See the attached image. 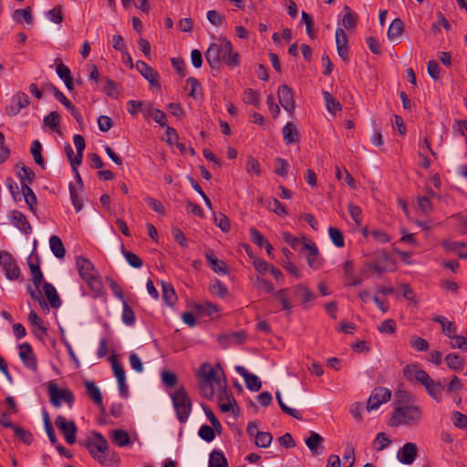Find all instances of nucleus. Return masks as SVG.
I'll list each match as a JSON object with an SVG mask.
<instances>
[{
    "label": "nucleus",
    "mask_w": 467,
    "mask_h": 467,
    "mask_svg": "<svg viewBox=\"0 0 467 467\" xmlns=\"http://www.w3.org/2000/svg\"><path fill=\"white\" fill-rule=\"evenodd\" d=\"M205 59L212 68H218L222 62L234 67L239 65V54L233 52L232 43L224 36H219L217 42L211 43L204 54Z\"/></svg>",
    "instance_id": "obj_1"
},
{
    "label": "nucleus",
    "mask_w": 467,
    "mask_h": 467,
    "mask_svg": "<svg viewBox=\"0 0 467 467\" xmlns=\"http://www.w3.org/2000/svg\"><path fill=\"white\" fill-rule=\"evenodd\" d=\"M226 383L224 373L220 365L217 368L208 363L201 366L199 372V388L203 398L211 400L214 396V384L217 389Z\"/></svg>",
    "instance_id": "obj_2"
},
{
    "label": "nucleus",
    "mask_w": 467,
    "mask_h": 467,
    "mask_svg": "<svg viewBox=\"0 0 467 467\" xmlns=\"http://www.w3.org/2000/svg\"><path fill=\"white\" fill-rule=\"evenodd\" d=\"M76 264L80 276L88 284L94 296H99L103 292V284L94 265L83 256L77 257Z\"/></svg>",
    "instance_id": "obj_3"
},
{
    "label": "nucleus",
    "mask_w": 467,
    "mask_h": 467,
    "mask_svg": "<svg viewBox=\"0 0 467 467\" xmlns=\"http://www.w3.org/2000/svg\"><path fill=\"white\" fill-rule=\"evenodd\" d=\"M421 410L417 406L408 405L398 407L394 410L392 417L389 419V425L397 427L400 425H415L420 422Z\"/></svg>",
    "instance_id": "obj_4"
},
{
    "label": "nucleus",
    "mask_w": 467,
    "mask_h": 467,
    "mask_svg": "<svg viewBox=\"0 0 467 467\" xmlns=\"http://www.w3.org/2000/svg\"><path fill=\"white\" fill-rule=\"evenodd\" d=\"M172 404L181 423H185L192 411V401L185 388L180 387L171 394Z\"/></svg>",
    "instance_id": "obj_5"
},
{
    "label": "nucleus",
    "mask_w": 467,
    "mask_h": 467,
    "mask_svg": "<svg viewBox=\"0 0 467 467\" xmlns=\"http://www.w3.org/2000/svg\"><path fill=\"white\" fill-rule=\"evenodd\" d=\"M81 444L88 450L89 453L99 463L104 464L106 462L103 453L109 450V443L102 434L95 431L93 432V439H88Z\"/></svg>",
    "instance_id": "obj_6"
},
{
    "label": "nucleus",
    "mask_w": 467,
    "mask_h": 467,
    "mask_svg": "<svg viewBox=\"0 0 467 467\" xmlns=\"http://www.w3.org/2000/svg\"><path fill=\"white\" fill-rule=\"evenodd\" d=\"M48 395L50 402L57 408L61 406L62 401H65L71 407L74 401L72 391L67 389H59L58 386L52 381L48 383Z\"/></svg>",
    "instance_id": "obj_7"
},
{
    "label": "nucleus",
    "mask_w": 467,
    "mask_h": 467,
    "mask_svg": "<svg viewBox=\"0 0 467 467\" xmlns=\"http://www.w3.org/2000/svg\"><path fill=\"white\" fill-rule=\"evenodd\" d=\"M0 265L5 271V277L9 280H18L21 272L16 259L6 251H0Z\"/></svg>",
    "instance_id": "obj_8"
},
{
    "label": "nucleus",
    "mask_w": 467,
    "mask_h": 467,
    "mask_svg": "<svg viewBox=\"0 0 467 467\" xmlns=\"http://www.w3.org/2000/svg\"><path fill=\"white\" fill-rule=\"evenodd\" d=\"M55 423L60 430L61 433L64 435L65 440L68 444H73L76 442V434L78 429L73 420H67L64 416L58 415L56 418Z\"/></svg>",
    "instance_id": "obj_9"
},
{
    "label": "nucleus",
    "mask_w": 467,
    "mask_h": 467,
    "mask_svg": "<svg viewBox=\"0 0 467 467\" xmlns=\"http://www.w3.org/2000/svg\"><path fill=\"white\" fill-rule=\"evenodd\" d=\"M30 104V99L27 94L18 91L11 99L10 104L5 107L7 116H16L21 109H26Z\"/></svg>",
    "instance_id": "obj_10"
},
{
    "label": "nucleus",
    "mask_w": 467,
    "mask_h": 467,
    "mask_svg": "<svg viewBox=\"0 0 467 467\" xmlns=\"http://www.w3.org/2000/svg\"><path fill=\"white\" fill-rule=\"evenodd\" d=\"M391 398V391L387 388H376L373 389L367 403L368 411L377 410L382 403L389 401Z\"/></svg>",
    "instance_id": "obj_11"
},
{
    "label": "nucleus",
    "mask_w": 467,
    "mask_h": 467,
    "mask_svg": "<svg viewBox=\"0 0 467 467\" xmlns=\"http://www.w3.org/2000/svg\"><path fill=\"white\" fill-rule=\"evenodd\" d=\"M403 375L408 380L415 379L423 386H426L431 380L429 374L423 369H419L415 364L407 365L403 369Z\"/></svg>",
    "instance_id": "obj_12"
},
{
    "label": "nucleus",
    "mask_w": 467,
    "mask_h": 467,
    "mask_svg": "<svg viewBox=\"0 0 467 467\" xmlns=\"http://www.w3.org/2000/svg\"><path fill=\"white\" fill-rule=\"evenodd\" d=\"M379 263L368 264V269L376 271L379 275L387 271H393L395 269L394 260L386 253L380 252L377 254Z\"/></svg>",
    "instance_id": "obj_13"
},
{
    "label": "nucleus",
    "mask_w": 467,
    "mask_h": 467,
    "mask_svg": "<svg viewBox=\"0 0 467 467\" xmlns=\"http://www.w3.org/2000/svg\"><path fill=\"white\" fill-rule=\"evenodd\" d=\"M19 358L23 364L33 371L37 370L36 358L29 343H23L19 346Z\"/></svg>",
    "instance_id": "obj_14"
},
{
    "label": "nucleus",
    "mask_w": 467,
    "mask_h": 467,
    "mask_svg": "<svg viewBox=\"0 0 467 467\" xmlns=\"http://www.w3.org/2000/svg\"><path fill=\"white\" fill-rule=\"evenodd\" d=\"M301 250H307L308 254L306 256V261L308 265L311 268L317 269L320 266V263L318 261L319 251L316 244L312 241H308L306 237L303 236V244Z\"/></svg>",
    "instance_id": "obj_15"
},
{
    "label": "nucleus",
    "mask_w": 467,
    "mask_h": 467,
    "mask_svg": "<svg viewBox=\"0 0 467 467\" xmlns=\"http://www.w3.org/2000/svg\"><path fill=\"white\" fill-rule=\"evenodd\" d=\"M418 455V448L415 443L407 442L398 451L397 457L403 464H412Z\"/></svg>",
    "instance_id": "obj_16"
},
{
    "label": "nucleus",
    "mask_w": 467,
    "mask_h": 467,
    "mask_svg": "<svg viewBox=\"0 0 467 467\" xmlns=\"http://www.w3.org/2000/svg\"><path fill=\"white\" fill-rule=\"evenodd\" d=\"M348 37L345 30L337 28L336 30V45L338 56L345 61L348 62Z\"/></svg>",
    "instance_id": "obj_17"
},
{
    "label": "nucleus",
    "mask_w": 467,
    "mask_h": 467,
    "mask_svg": "<svg viewBox=\"0 0 467 467\" xmlns=\"http://www.w3.org/2000/svg\"><path fill=\"white\" fill-rule=\"evenodd\" d=\"M278 99L281 106L288 112L295 109V100L292 89L287 85H282L278 89Z\"/></svg>",
    "instance_id": "obj_18"
},
{
    "label": "nucleus",
    "mask_w": 467,
    "mask_h": 467,
    "mask_svg": "<svg viewBox=\"0 0 467 467\" xmlns=\"http://www.w3.org/2000/svg\"><path fill=\"white\" fill-rule=\"evenodd\" d=\"M136 68L152 86L159 85L158 72L150 67L147 63L141 60H138L136 62Z\"/></svg>",
    "instance_id": "obj_19"
},
{
    "label": "nucleus",
    "mask_w": 467,
    "mask_h": 467,
    "mask_svg": "<svg viewBox=\"0 0 467 467\" xmlns=\"http://www.w3.org/2000/svg\"><path fill=\"white\" fill-rule=\"evenodd\" d=\"M235 370L240 376H242L244 379L248 389L252 391H258L261 389L262 383L257 376L249 373L242 366H236Z\"/></svg>",
    "instance_id": "obj_20"
},
{
    "label": "nucleus",
    "mask_w": 467,
    "mask_h": 467,
    "mask_svg": "<svg viewBox=\"0 0 467 467\" xmlns=\"http://www.w3.org/2000/svg\"><path fill=\"white\" fill-rule=\"evenodd\" d=\"M323 437L315 431H310L309 437L306 440V444L313 456L320 455L324 451L322 444Z\"/></svg>",
    "instance_id": "obj_21"
},
{
    "label": "nucleus",
    "mask_w": 467,
    "mask_h": 467,
    "mask_svg": "<svg viewBox=\"0 0 467 467\" xmlns=\"http://www.w3.org/2000/svg\"><path fill=\"white\" fill-rule=\"evenodd\" d=\"M11 223L25 234H29L32 232V227L26 217L19 211L12 212Z\"/></svg>",
    "instance_id": "obj_22"
},
{
    "label": "nucleus",
    "mask_w": 467,
    "mask_h": 467,
    "mask_svg": "<svg viewBox=\"0 0 467 467\" xmlns=\"http://www.w3.org/2000/svg\"><path fill=\"white\" fill-rule=\"evenodd\" d=\"M343 269L347 285L358 286L362 284V278L354 275V264L352 261H346L343 264Z\"/></svg>",
    "instance_id": "obj_23"
},
{
    "label": "nucleus",
    "mask_w": 467,
    "mask_h": 467,
    "mask_svg": "<svg viewBox=\"0 0 467 467\" xmlns=\"http://www.w3.org/2000/svg\"><path fill=\"white\" fill-rule=\"evenodd\" d=\"M205 257L211 268L217 274L226 275L229 273V268L223 261L219 260L212 250L205 252Z\"/></svg>",
    "instance_id": "obj_24"
},
{
    "label": "nucleus",
    "mask_w": 467,
    "mask_h": 467,
    "mask_svg": "<svg viewBox=\"0 0 467 467\" xmlns=\"http://www.w3.org/2000/svg\"><path fill=\"white\" fill-rule=\"evenodd\" d=\"M43 290L50 306L53 308H58L62 302L54 285L50 283H45L43 285Z\"/></svg>",
    "instance_id": "obj_25"
},
{
    "label": "nucleus",
    "mask_w": 467,
    "mask_h": 467,
    "mask_svg": "<svg viewBox=\"0 0 467 467\" xmlns=\"http://www.w3.org/2000/svg\"><path fill=\"white\" fill-rule=\"evenodd\" d=\"M283 137L285 144L289 145L299 140V132L292 122H287L283 128Z\"/></svg>",
    "instance_id": "obj_26"
},
{
    "label": "nucleus",
    "mask_w": 467,
    "mask_h": 467,
    "mask_svg": "<svg viewBox=\"0 0 467 467\" xmlns=\"http://www.w3.org/2000/svg\"><path fill=\"white\" fill-rule=\"evenodd\" d=\"M161 288L163 300L168 306H172L178 299L175 289L171 283L164 281L161 282Z\"/></svg>",
    "instance_id": "obj_27"
},
{
    "label": "nucleus",
    "mask_w": 467,
    "mask_h": 467,
    "mask_svg": "<svg viewBox=\"0 0 467 467\" xmlns=\"http://www.w3.org/2000/svg\"><path fill=\"white\" fill-rule=\"evenodd\" d=\"M428 394L436 401H441L442 398V390L444 389V385H442L440 381H435L431 379L430 383L424 386Z\"/></svg>",
    "instance_id": "obj_28"
},
{
    "label": "nucleus",
    "mask_w": 467,
    "mask_h": 467,
    "mask_svg": "<svg viewBox=\"0 0 467 467\" xmlns=\"http://www.w3.org/2000/svg\"><path fill=\"white\" fill-rule=\"evenodd\" d=\"M448 368L452 371H459L463 368L464 358L456 353H450L444 358Z\"/></svg>",
    "instance_id": "obj_29"
},
{
    "label": "nucleus",
    "mask_w": 467,
    "mask_h": 467,
    "mask_svg": "<svg viewBox=\"0 0 467 467\" xmlns=\"http://www.w3.org/2000/svg\"><path fill=\"white\" fill-rule=\"evenodd\" d=\"M110 439L119 447H125L130 442L129 433L123 430L111 431Z\"/></svg>",
    "instance_id": "obj_30"
},
{
    "label": "nucleus",
    "mask_w": 467,
    "mask_h": 467,
    "mask_svg": "<svg viewBox=\"0 0 467 467\" xmlns=\"http://www.w3.org/2000/svg\"><path fill=\"white\" fill-rule=\"evenodd\" d=\"M296 296L301 300L302 304L313 301L315 295L313 292L305 285L299 284L294 287Z\"/></svg>",
    "instance_id": "obj_31"
},
{
    "label": "nucleus",
    "mask_w": 467,
    "mask_h": 467,
    "mask_svg": "<svg viewBox=\"0 0 467 467\" xmlns=\"http://www.w3.org/2000/svg\"><path fill=\"white\" fill-rule=\"evenodd\" d=\"M404 31V23L400 18H395L389 26L387 35L389 39L392 40L402 35Z\"/></svg>",
    "instance_id": "obj_32"
},
{
    "label": "nucleus",
    "mask_w": 467,
    "mask_h": 467,
    "mask_svg": "<svg viewBox=\"0 0 467 467\" xmlns=\"http://www.w3.org/2000/svg\"><path fill=\"white\" fill-rule=\"evenodd\" d=\"M344 11L346 13L342 19L343 26L346 29L351 30L356 27L358 16L348 5H345Z\"/></svg>",
    "instance_id": "obj_33"
},
{
    "label": "nucleus",
    "mask_w": 467,
    "mask_h": 467,
    "mask_svg": "<svg viewBox=\"0 0 467 467\" xmlns=\"http://www.w3.org/2000/svg\"><path fill=\"white\" fill-rule=\"evenodd\" d=\"M49 244L52 253L57 258H63L66 254V250L61 239L57 235H52L49 239Z\"/></svg>",
    "instance_id": "obj_34"
},
{
    "label": "nucleus",
    "mask_w": 467,
    "mask_h": 467,
    "mask_svg": "<svg viewBox=\"0 0 467 467\" xmlns=\"http://www.w3.org/2000/svg\"><path fill=\"white\" fill-rule=\"evenodd\" d=\"M275 298L281 303L283 309L289 315L292 313L293 305L289 299L287 289H280L275 294Z\"/></svg>",
    "instance_id": "obj_35"
},
{
    "label": "nucleus",
    "mask_w": 467,
    "mask_h": 467,
    "mask_svg": "<svg viewBox=\"0 0 467 467\" xmlns=\"http://www.w3.org/2000/svg\"><path fill=\"white\" fill-rule=\"evenodd\" d=\"M209 467H228V462L223 453L219 451H213L210 454Z\"/></svg>",
    "instance_id": "obj_36"
},
{
    "label": "nucleus",
    "mask_w": 467,
    "mask_h": 467,
    "mask_svg": "<svg viewBox=\"0 0 467 467\" xmlns=\"http://www.w3.org/2000/svg\"><path fill=\"white\" fill-rule=\"evenodd\" d=\"M87 393L89 398L98 405L102 404V394L99 389L92 381H86L85 383Z\"/></svg>",
    "instance_id": "obj_37"
},
{
    "label": "nucleus",
    "mask_w": 467,
    "mask_h": 467,
    "mask_svg": "<svg viewBox=\"0 0 467 467\" xmlns=\"http://www.w3.org/2000/svg\"><path fill=\"white\" fill-rule=\"evenodd\" d=\"M75 147L77 149V155L74 158L75 164H81L83 158V151L86 147L85 140L83 136L77 134L73 138Z\"/></svg>",
    "instance_id": "obj_38"
},
{
    "label": "nucleus",
    "mask_w": 467,
    "mask_h": 467,
    "mask_svg": "<svg viewBox=\"0 0 467 467\" xmlns=\"http://www.w3.org/2000/svg\"><path fill=\"white\" fill-rule=\"evenodd\" d=\"M433 320L441 325L442 331L447 337H452V334L456 333V326L453 322L449 321L444 317L436 316Z\"/></svg>",
    "instance_id": "obj_39"
},
{
    "label": "nucleus",
    "mask_w": 467,
    "mask_h": 467,
    "mask_svg": "<svg viewBox=\"0 0 467 467\" xmlns=\"http://www.w3.org/2000/svg\"><path fill=\"white\" fill-rule=\"evenodd\" d=\"M42 146L38 140H34L31 145V154L34 158L35 162L39 165L42 169H45V162L41 155Z\"/></svg>",
    "instance_id": "obj_40"
},
{
    "label": "nucleus",
    "mask_w": 467,
    "mask_h": 467,
    "mask_svg": "<svg viewBox=\"0 0 467 467\" xmlns=\"http://www.w3.org/2000/svg\"><path fill=\"white\" fill-rule=\"evenodd\" d=\"M323 97L326 102L327 109L330 113H335L336 111L341 110V104L337 100H336L329 92L323 91Z\"/></svg>",
    "instance_id": "obj_41"
},
{
    "label": "nucleus",
    "mask_w": 467,
    "mask_h": 467,
    "mask_svg": "<svg viewBox=\"0 0 467 467\" xmlns=\"http://www.w3.org/2000/svg\"><path fill=\"white\" fill-rule=\"evenodd\" d=\"M275 397L282 411L296 420H302L301 413L295 409H292L285 404L281 398L280 391H276Z\"/></svg>",
    "instance_id": "obj_42"
},
{
    "label": "nucleus",
    "mask_w": 467,
    "mask_h": 467,
    "mask_svg": "<svg viewBox=\"0 0 467 467\" xmlns=\"http://www.w3.org/2000/svg\"><path fill=\"white\" fill-rule=\"evenodd\" d=\"M16 174L20 180L21 186L23 185V182L30 184L35 178L34 171L29 167L25 165H22L20 171H18Z\"/></svg>",
    "instance_id": "obj_43"
},
{
    "label": "nucleus",
    "mask_w": 467,
    "mask_h": 467,
    "mask_svg": "<svg viewBox=\"0 0 467 467\" xmlns=\"http://www.w3.org/2000/svg\"><path fill=\"white\" fill-rule=\"evenodd\" d=\"M28 266L33 277V283L35 286H40L42 281L44 280V276L42 271L39 267L38 263L34 264L30 260L28 261Z\"/></svg>",
    "instance_id": "obj_44"
},
{
    "label": "nucleus",
    "mask_w": 467,
    "mask_h": 467,
    "mask_svg": "<svg viewBox=\"0 0 467 467\" xmlns=\"http://www.w3.org/2000/svg\"><path fill=\"white\" fill-rule=\"evenodd\" d=\"M273 441V436L267 431H257L255 434V444L261 448H267Z\"/></svg>",
    "instance_id": "obj_45"
},
{
    "label": "nucleus",
    "mask_w": 467,
    "mask_h": 467,
    "mask_svg": "<svg viewBox=\"0 0 467 467\" xmlns=\"http://www.w3.org/2000/svg\"><path fill=\"white\" fill-rule=\"evenodd\" d=\"M46 89L53 92L55 98L62 103L66 108H70V100L52 83L46 85Z\"/></svg>",
    "instance_id": "obj_46"
},
{
    "label": "nucleus",
    "mask_w": 467,
    "mask_h": 467,
    "mask_svg": "<svg viewBox=\"0 0 467 467\" xmlns=\"http://www.w3.org/2000/svg\"><path fill=\"white\" fill-rule=\"evenodd\" d=\"M44 124L48 126L52 130H59V114L57 111L50 112L44 118Z\"/></svg>",
    "instance_id": "obj_47"
},
{
    "label": "nucleus",
    "mask_w": 467,
    "mask_h": 467,
    "mask_svg": "<svg viewBox=\"0 0 467 467\" xmlns=\"http://www.w3.org/2000/svg\"><path fill=\"white\" fill-rule=\"evenodd\" d=\"M213 221L223 232H228L231 228L230 220L223 213H213Z\"/></svg>",
    "instance_id": "obj_48"
},
{
    "label": "nucleus",
    "mask_w": 467,
    "mask_h": 467,
    "mask_svg": "<svg viewBox=\"0 0 467 467\" xmlns=\"http://www.w3.org/2000/svg\"><path fill=\"white\" fill-rule=\"evenodd\" d=\"M135 313L130 306L123 302L122 320L127 326H132L135 323Z\"/></svg>",
    "instance_id": "obj_49"
},
{
    "label": "nucleus",
    "mask_w": 467,
    "mask_h": 467,
    "mask_svg": "<svg viewBox=\"0 0 467 467\" xmlns=\"http://www.w3.org/2000/svg\"><path fill=\"white\" fill-rule=\"evenodd\" d=\"M16 437L22 441L26 444H31L33 442V435L30 431L16 425L13 429Z\"/></svg>",
    "instance_id": "obj_50"
},
{
    "label": "nucleus",
    "mask_w": 467,
    "mask_h": 467,
    "mask_svg": "<svg viewBox=\"0 0 467 467\" xmlns=\"http://www.w3.org/2000/svg\"><path fill=\"white\" fill-rule=\"evenodd\" d=\"M122 254L130 266L135 268H140L142 266V260L134 253L122 248Z\"/></svg>",
    "instance_id": "obj_51"
},
{
    "label": "nucleus",
    "mask_w": 467,
    "mask_h": 467,
    "mask_svg": "<svg viewBox=\"0 0 467 467\" xmlns=\"http://www.w3.org/2000/svg\"><path fill=\"white\" fill-rule=\"evenodd\" d=\"M27 290L33 300L37 301L42 308H47V305L43 297L40 286H35L34 289L31 286H28Z\"/></svg>",
    "instance_id": "obj_52"
},
{
    "label": "nucleus",
    "mask_w": 467,
    "mask_h": 467,
    "mask_svg": "<svg viewBox=\"0 0 467 467\" xmlns=\"http://www.w3.org/2000/svg\"><path fill=\"white\" fill-rule=\"evenodd\" d=\"M328 234H329V236L333 242V244L337 246V247H343L345 243H344V237H343V234L336 227H330L328 229Z\"/></svg>",
    "instance_id": "obj_53"
},
{
    "label": "nucleus",
    "mask_w": 467,
    "mask_h": 467,
    "mask_svg": "<svg viewBox=\"0 0 467 467\" xmlns=\"http://www.w3.org/2000/svg\"><path fill=\"white\" fill-rule=\"evenodd\" d=\"M104 92L107 96L111 98H117L119 94L118 84L112 79L106 78L105 86L103 88Z\"/></svg>",
    "instance_id": "obj_54"
},
{
    "label": "nucleus",
    "mask_w": 467,
    "mask_h": 467,
    "mask_svg": "<svg viewBox=\"0 0 467 467\" xmlns=\"http://www.w3.org/2000/svg\"><path fill=\"white\" fill-rule=\"evenodd\" d=\"M217 390L219 402L234 401V404L236 403L235 400L233 397L232 391L227 389L226 383L218 388Z\"/></svg>",
    "instance_id": "obj_55"
},
{
    "label": "nucleus",
    "mask_w": 467,
    "mask_h": 467,
    "mask_svg": "<svg viewBox=\"0 0 467 467\" xmlns=\"http://www.w3.org/2000/svg\"><path fill=\"white\" fill-rule=\"evenodd\" d=\"M283 239L293 249L302 251L301 248H302V244H303V239L300 240V239L293 236L291 234H289L287 232L283 233Z\"/></svg>",
    "instance_id": "obj_56"
},
{
    "label": "nucleus",
    "mask_w": 467,
    "mask_h": 467,
    "mask_svg": "<svg viewBox=\"0 0 467 467\" xmlns=\"http://www.w3.org/2000/svg\"><path fill=\"white\" fill-rule=\"evenodd\" d=\"M20 16H22L25 19L26 24H28V25L33 24L34 19H33L32 14H31L30 6H27L25 9H16L14 11V13H13L14 19H16Z\"/></svg>",
    "instance_id": "obj_57"
},
{
    "label": "nucleus",
    "mask_w": 467,
    "mask_h": 467,
    "mask_svg": "<svg viewBox=\"0 0 467 467\" xmlns=\"http://www.w3.org/2000/svg\"><path fill=\"white\" fill-rule=\"evenodd\" d=\"M391 441L386 436L384 432L378 433L374 444L377 451H383L389 446Z\"/></svg>",
    "instance_id": "obj_58"
},
{
    "label": "nucleus",
    "mask_w": 467,
    "mask_h": 467,
    "mask_svg": "<svg viewBox=\"0 0 467 467\" xmlns=\"http://www.w3.org/2000/svg\"><path fill=\"white\" fill-rule=\"evenodd\" d=\"M244 100L247 104L258 106L260 103V95L257 91L248 88L244 91Z\"/></svg>",
    "instance_id": "obj_59"
},
{
    "label": "nucleus",
    "mask_w": 467,
    "mask_h": 467,
    "mask_svg": "<svg viewBox=\"0 0 467 467\" xmlns=\"http://www.w3.org/2000/svg\"><path fill=\"white\" fill-rule=\"evenodd\" d=\"M451 338V346L452 348H460L462 350H467V340L463 336H458L452 334V337H449Z\"/></svg>",
    "instance_id": "obj_60"
},
{
    "label": "nucleus",
    "mask_w": 467,
    "mask_h": 467,
    "mask_svg": "<svg viewBox=\"0 0 467 467\" xmlns=\"http://www.w3.org/2000/svg\"><path fill=\"white\" fill-rule=\"evenodd\" d=\"M161 380L167 387L173 388L178 382V378L175 373L169 370H163L161 372Z\"/></svg>",
    "instance_id": "obj_61"
},
{
    "label": "nucleus",
    "mask_w": 467,
    "mask_h": 467,
    "mask_svg": "<svg viewBox=\"0 0 467 467\" xmlns=\"http://www.w3.org/2000/svg\"><path fill=\"white\" fill-rule=\"evenodd\" d=\"M462 389L463 383L457 376H453L448 385L446 387L444 386L447 395H451L453 391L461 390Z\"/></svg>",
    "instance_id": "obj_62"
},
{
    "label": "nucleus",
    "mask_w": 467,
    "mask_h": 467,
    "mask_svg": "<svg viewBox=\"0 0 467 467\" xmlns=\"http://www.w3.org/2000/svg\"><path fill=\"white\" fill-rule=\"evenodd\" d=\"M199 436L205 441H212L215 438V430L208 425H202L199 430Z\"/></svg>",
    "instance_id": "obj_63"
},
{
    "label": "nucleus",
    "mask_w": 467,
    "mask_h": 467,
    "mask_svg": "<svg viewBox=\"0 0 467 467\" xmlns=\"http://www.w3.org/2000/svg\"><path fill=\"white\" fill-rule=\"evenodd\" d=\"M396 322L391 319H386L384 320L379 326V330L380 333L383 334H393L396 331Z\"/></svg>",
    "instance_id": "obj_64"
}]
</instances>
